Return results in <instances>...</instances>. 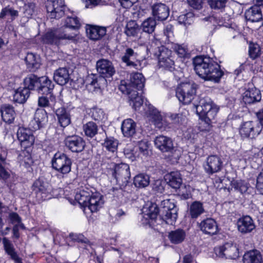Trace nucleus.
<instances>
[{
    "instance_id": "1",
    "label": "nucleus",
    "mask_w": 263,
    "mask_h": 263,
    "mask_svg": "<svg viewBox=\"0 0 263 263\" xmlns=\"http://www.w3.org/2000/svg\"><path fill=\"white\" fill-rule=\"evenodd\" d=\"M101 166L103 169L106 170L107 175L115 179L117 184L120 186L119 189L112 188L114 194L121 193L127 186L130 178L129 165L124 163L117 164L111 159L105 157L103 158Z\"/></svg>"
},
{
    "instance_id": "2",
    "label": "nucleus",
    "mask_w": 263,
    "mask_h": 263,
    "mask_svg": "<svg viewBox=\"0 0 263 263\" xmlns=\"http://www.w3.org/2000/svg\"><path fill=\"white\" fill-rule=\"evenodd\" d=\"M193 64L197 74L204 80L218 83L224 74L220 66L209 57L197 56Z\"/></svg>"
},
{
    "instance_id": "3",
    "label": "nucleus",
    "mask_w": 263,
    "mask_h": 263,
    "mask_svg": "<svg viewBox=\"0 0 263 263\" xmlns=\"http://www.w3.org/2000/svg\"><path fill=\"white\" fill-rule=\"evenodd\" d=\"M193 105L201 120L200 128L203 126L202 130L210 131L218 108L208 97L199 98Z\"/></svg>"
},
{
    "instance_id": "4",
    "label": "nucleus",
    "mask_w": 263,
    "mask_h": 263,
    "mask_svg": "<svg viewBox=\"0 0 263 263\" xmlns=\"http://www.w3.org/2000/svg\"><path fill=\"white\" fill-rule=\"evenodd\" d=\"M154 142L156 147L160 151L169 153L168 156L172 163L178 162L181 153L180 149L174 145L173 141L171 138L160 135L156 137Z\"/></svg>"
},
{
    "instance_id": "5",
    "label": "nucleus",
    "mask_w": 263,
    "mask_h": 263,
    "mask_svg": "<svg viewBox=\"0 0 263 263\" xmlns=\"http://www.w3.org/2000/svg\"><path fill=\"white\" fill-rule=\"evenodd\" d=\"M196 89L197 85L194 83H182L176 89V96L180 102L183 104H188L196 97ZM199 98L202 97H197V100L194 103L197 102Z\"/></svg>"
},
{
    "instance_id": "6",
    "label": "nucleus",
    "mask_w": 263,
    "mask_h": 263,
    "mask_svg": "<svg viewBox=\"0 0 263 263\" xmlns=\"http://www.w3.org/2000/svg\"><path fill=\"white\" fill-rule=\"evenodd\" d=\"M74 33H67V30L61 28L51 30L46 32L41 37L44 44L59 45L64 40H71L74 37Z\"/></svg>"
},
{
    "instance_id": "7",
    "label": "nucleus",
    "mask_w": 263,
    "mask_h": 263,
    "mask_svg": "<svg viewBox=\"0 0 263 263\" xmlns=\"http://www.w3.org/2000/svg\"><path fill=\"white\" fill-rule=\"evenodd\" d=\"M158 209L167 224L173 225L175 223L178 217V209L174 200L167 199L162 200Z\"/></svg>"
},
{
    "instance_id": "8",
    "label": "nucleus",
    "mask_w": 263,
    "mask_h": 263,
    "mask_svg": "<svg viewBox=\"0 0 263 263\" xmlns=\"http://www.w3.org/2000/svg\"><path fill=\"white\" fill-rule=\"evenodd\" d=\"M145 79L142 73L139 72L131 74L130 82L121 80L119 85V89L123 93H130L133 89L141 90L144 86Z\"/></svg>"
},
{
    "instance_id": "9",
    "label": "nucleus",
    "mask_w": 263,
    "mask_h": 263,
    "mask_svg": "<svg viewBox=\"0 0 263 263\" xmlns=\"http://www.w3.org/2000/svg\"><path fill=\"white\" fill-rule=\"evenodd\" d=\"M51 163L53 168L63 174H67L71 171V160L64 153H55Z\"/></svg>"
},
{
    "instance_id": "10",
    "label": "nucleus",
    "mask_w": 263,
    "mask_h": 263,
    "mask_svg": "<svg viewBox=\"0 0 263 263\" xmlns=\"http://www.w3.org/2000/svg\"><path fill=\"white\" fill-rule=\"evenodd\" d=\"M32 190L39 201L46 200L52 192L51 185L40 178L33 182Z\"/></svg>"
},
{
    "instance_id": "11",
    "label": "nucleus",
    "mask_w": 263,
    "mask_h": 263,
    "mask_svg": "<svg viewBox=\"0 0 263 263\" xmlns=\"http://www.w3.org/2000/svg\"><path fill=\"white\" fill-rule=\"evenodd\" d=\"M262 127L256 121H247L242 123L239 128L240 136L243 138H255L261 132Z\"/></svg>"
},
{
    "instance_id": "12",
    "label": "nucleus",
    "mask_w": 263,
    "mask_h": 263,
    "mask_svg": "<svg viewBox=\"0 0 263 263\" xmlns=\"http://www.w3.org/2000/svg\"><path fill=\"white\" fill-rule=\"evenodd\" d=\"M216 255L221 258L235 259L239 257L238 249L236 244L226 243L222 246L214 249Z\"/></svg>"
},
{
    "instance_id": "13",
    "label": "nucleus",
    "mask_w": 263,
    "mask_h": 263,
    "mask_svg": "<svg viewBox=\"0 0 263 263\" xmlns=\"http://www.w3.org/2000/svg\"><path fill=\"white\" fill-rule=\"evenodd\" d=\"M210 7L213 10L217 11L219 15L215 16V18L218 20L219 23L229 20L230 15L226 12L228 8L227 4L228 0H206Z\"/></svg>"
},
{
    "instance_id": "14",
    "label": "nucleus",
    "mask_w": 263,
    "mask_h": 263,
    "mask_svg": "<svg viewBox=\"0 0 263 263\" xmlns=\"http://www.w3.org/2000/svg\"><path fill=\"white\" fill-rule=\"evenodd\" d=\"M147 117L155 126L161 130L171 127L170 124L163 118L160 112L154 107H149Z\"/></svg>"
},
{
    "instance_id": "15",
    "label": "nucleus",
    "mask_w": 263,
    "mask_h": 263,
    "mask_svg": "<svg viewBox=\"0 0 263 263\" xmlns=\"http://www.w3.org/2000/svg\"><path fill=\"white\" fill-rule=\"evenodd\" d=\"M158 213V205L155 203H147L143 208L141 214V221L143 224L152 225L153 220H155Z\"/></svg>"
},
{
    "instance_id": "16",
    "label": "nucleus",
    "mask_w": 263,
    "mask_h": 263,
    "mask_svg": "<svg viewBox=\"0 0 263 263\" xmlns=\"http://www.w3.org/2000/svg\"><path fill=\"white\" fill-rule=\"evenodd\" d=\"M47 12L51 18L59 19L65 13L66 6L61 1H47L46 3Z\"/></svg>"
},
{
    "instance_id": "17",
    "label": "nucleus",
    "mask_w": 263,
    "mask_h": 263,
    "mask_svg": "<svg viewBox=\"0 0 263 263\" xmlns=\"http://www.w3.org/2000/svg\"><path fill=\"white\" fill-rule=\"evenodd\" d=\"M204 170L209 175L220 172L223 167L221 158L216 155L208 156L203 165Z\"/></svg>"
},
{
    "instance_id": "18",
    "label": "nucleus",
    "mask_w": 263,
    "mask_h": 263,
    "mask_svg": "<svg viewBox=\"0 0 263 263\" xmlns=\"http://www.w3.org/2000/svg\"><path fill=\"white\" fill-rule=\"evenodd\" d=\"M65 146L72 153H80L85 147L83 139L77 135L67 136L64 140Z\"/></svg>"
},
{
    "instance_id": "19",
    "label": "nucleus",
    "mask_w": 263,
    "mask_h": 263,
    "mask_svg": "<svg viewBox=\"0 0 263 263\" xmlns=\"http://www.w3.org/2000/svg\"><path fill=\"white\" fill-rule=\"evenodd\" d=\"M48 121V116L45 110L38 108L35 112L33 119L29 124V127L34 130L40 129L47 125Z\"/></svg>"
},
{
    "instance_id": "20",
    "label": "nucleus",
    "mask_w": 263,
    "mask_h": 263,
    "mask_svg": "<svg viewBox=\"0 0 263 263\" xmlns=\"http://www.w3.org/2000/svg\"><path fill=\"white\" fill-rule=\"evenodd\" d=\"M158 63L161 67L171 69L174 65L172 51L165 47L159 49Z\"/></svg>"
},
{
    "instance_id": "21",
    "label": "nucleus",
    "mask_w": 263,
    "mask_h": 263,
    "mask_svg": "<svg viewBox=\"0 0 263 263\" xmlns=\"http://www.w3.org/2000/svg\"><path fill=\"white\" fill-rule=\"evenodd\" d=\"M31 128L20 127L17 132V137L21 145L25 148L31 146L34 142V137Z\"/></svg>"
},
{
    "instance_id": "22",
    "label": "nucleus",
    "mask_w": 263,
    "mask_h": 263,
    "mask_svg": "<svg viewBox=\"0 0 263 263\" xmlns=\"http://www.w3.org/2000/svg\"><path fill=\"white\" fill-rule=\"evenodd\" d=\"M97 71L102 77L109 78L112 77L115 73V69L111 62L106 59H101L96 63Z\"/></svg>"
},
{
    "instance_id": "23",
    "label": "nucleus",
    "mask_w": 263,
    "mask_h": 263,
    "mask_svg": "<svg viewBox=\"0 0 263 263\" xmlns=\"http://www.w3.org/2000/svg\"><path fill=\"white\" fill-rule=\"evenodd\" d=\"M152 11L154 17L160 21L166 20L170 14L168 7L161 3L154 4L152 6Z\"/></svg>"
},
{
    "instance_id": "24",
    "label": "nucleus",
    "mask_w": 263,
    "mask_h": 263,
    "mask_svg": "<svg viewBox=\"0 0 263 263\" xmlns=\"http://www.w3.org/2000/svg\"><path fill=\"white\" fill-rule=\"evenodd\" d=\"M237 226L238 231L242 234L251 233L255 228L253 219L249 216L239 218Z\"/></svg>"
},
{
    "instance_id": "25",
    "label": "nucleus",
    "mask_w": 263,
    "mask_h": 263,
    "mask_svg": "<svg viewBox=\"0 0 263 263\" xmlns=\"http://www.w3.org/2000/svg\"><path fill=\"white\" fill-rule=\"evenodd\" d=\"M104 204L103 196L98 192H92L85 206L91 213L97 212Z\"/></svg>"
},
{
    "instance_id": "26",
    "label": "nucleus",
    "mask_w": 263,
    "mask_h": 263,
    "mask_svg": "<svg viewBox=\"0 0 263 263\" xmlns=\"http://www.w3.org/2000/svg\"><path fill=\"white\" fill-rule=\"evenodd\" d=\"M199 228L203 233L210 235H215L218 232V226L213 218H208L201 221Z\"/></svg>"
},
{
    "instance_id": "27",
    "label": "nucleus",
    "mask_w": 263,
    "mask_h": 263,
    "mask_svg": "<svg viewBox=\"0 0 263 263\" xmlns=\"http://www.w3.org/2000/svg\"><path fill=\"white\" fill-rule=\"evenodd\" d=\"M261 96L259 89L255 87L249 88L243 94L242 100L245 104H252L261 100Z\"/></svg>"
},
{
    "instance_id": "28",
    "label": "nucleus",
    "mask_w": 263,
    "mask_h": 263,
    "mask_svg": "<svg viewBox=\"0 0 263 263\" xmlns=\"http://www.w3.org/2000/svg\"><path fill=\"white\" fill-rule=\"evenodd\" d=\"M0 112L3 120L8 124L13 122L16 116L14 107L7 104L2 105L0 108Z\"/></svg>"
},
{
    "instance_id": "29",
    "label": "nucleus",
    "mask_w": 263,
    "mask_h": 263,
    "mask_svg": "<svg viewBox=\"0 0 263 263\" xmlns=\"http://www.w3.org/2000/svg\"><path fill=\"white\" fill-rule=\"evenodd\" d=\"M54 85L47 77H41L40 83L37 90L39 93L45 95H52Z\"/></svg>"
},
{
    "instance_id": "30",
    "label": "nucleus",
    "mask_w": 263,
    "mask_h": 263,
    "mask_svg": "<svg viewBox=\"0 0 263 263\" xmlns=\"http://www.w3.org/2000/svg\"><path fill=\"white\" fill-rule=\"evenodd\" d=\"M25 60L27 65V68L30 71H35L41 66V58L37 54L33 53H28Z\"/></svg>"
},
{
    "instance_id": "31",
    "label": "nucleus",
    "mask_w": 263,
    "mask_h": 263,
    "mask_svg": "<svg viewBox=\"0 0 263 263\" xmlns=\"http://www.w3.org/2000/svg\"><path fill=\"white\" fill-rule=\"evenodd\" d=\"M106 28L96 26H89L86 29V33L88 37L92 40H98L105 35Z\"/></svg>"
},
{
    "instance_id": "32",
    "label": "nucleus",
    "mask_w": 263,
    "mask_h": 263,
    "mask_svg": "<svg viewBox=\"0 0 263 263\" xmlns=\"http://www.w3.org/2000/svg\"><path fill=\"white\" fill-rule=\"evenodd\" d=\"M53 79L54 81L60 85L67 84L69 79V71L66 68H60L54 72Z\"/></svg>"
},
{
    "instance_id": "33",
    "label": "nucleus",
    "mask_w": 263,
    "mask_h": 263,
    "mask_svg": "<svg viewBox=\"0 0 263 263\" xmlns=\"http://www.w3.org/2000/svg\"><path fill=\"white\" fill-rule=\"evenodd\" d=\"M137 56V53L135 52L133 49L128 48L126 49L124 55L122 57V60L126 63L127 66L139 69L140 67L139 62L136 63L132 61L135 59Z\"/></svg>"
},
{
    "instance_id": "34",
    "label": "nucleus",
    "mask_w": 263,
    "mask_h": 263,
    "mask_svg": "<svg viewBox=\"0 0 263 263\" xmlns=\"http://www.w3.org/2000/svg\"><path fill=\"white\" fill-rule=\"evenodd\" d=\"M136 123L131 119L124 120L122 123L121 130L124 137H130L136 133Z\"/></svg>"
},
{
    "instance_id": "35",
    "label": "nucleus",
    "mask_w": 263,
    "mask_h": 263,
    "mask_svg": "<svg viewBox=\"0 0 263 263\" xmlns=\"http://www.w3.org/2000/svg\"><path fill=\"white\" fill-rule=\"evenodd\" d=\"M261 9L257 6H253L245 12V17L251 22H257L262 19Z\"/></svg>"
},
{
    "instance_id": "36",
    "label": "nucleus",
    "mask_w": 263,
    "mask_h": 263,
    "mask_svg": "<svg viewBox=\"0 0 263 263\" xmlns=\"http://www.w3.org/2000/svg\"><path fill=\"white\" fill-rule=\"evenodd\" d=\"M165 180L170 186L174 189H178L182 183V179L178 172H172L165 176Z\"/></svg>"
},
{
    "instance_id": "37",
    "label": "nucleus",
    "mask_w": 263,
    "mask_h": 263,
    "mask_svg": "<svg viewBox=\"0 0 263 263\" xmlns=\"http://www.w3.org/2000/svg\"><path fill=\"white\" fill-rule=\"evenodd\" d=\"M243 260V263H261L262 257L259 251L253 250L244 254Z\"/></svg>"
},
{
    "instance_id": "38",
    "label": "nucleus",
    "mask_w": 263,
    "mask_h": 263,
    "mask_svg": "<svg viewBox=\"0 0 263 263\" xmlns=\"http://www.w3.org/2000/svg\"><path fill=\"white\" fill-rule=\"evenodd\" d=\"M55 114L58 121L62 127L68 126L70 123V117L69 112L64 107H60L55 110Z\"/></svg>"
},
{
    "instance_id": "39",
    "label": "nucleus",
    "mask_w": 263,
    "mask_h": 263,
    "mask_svg": "<svg viewBox=\"0 0 263 263\" xmlns=\"http://www.w3.org/2000/svg\"><path fill=\"white\" fill-rule=\"evenodd\" d=\"M30 96L28 88L20 87L15 90L13 94V101L20 104L24 103Z\"/></svg>"
},
{
    "instance_id": "40",
    "label": "nucleus",
    "mask_w": 263,
    "mask_h": 263,
    "mask_svg": "<svg viewBox=\"0 0 263 263\" xmlns=\"http://www.w3.org/2000/svg\"><path fill=\"white\" fill-rule=\"evenodd\" d=\"M40 80L41 77H38L33 74H29L24 80L25 87L28 88L29 91L30 90H36L37 91Z\"/></svg>"
},
{
    "instance_id": "41",
    "label": "nucleus",
    "mask_w": 263,
    "mask_h": 263,
    "mask_svg": "<svg viewBox=\"0 0 263 263\" xmlns=\"http://www.w3.org/2000/svg\"><path fill=\"white\" fill-rule=\"evenodd\" d=\"M92 191L89 188L80 190L77 192L75 195V199L79 203L85 208V206L88 201L89 198L92 194Z\"/></svg>"
},
{
    "instance_id": "42",
    "label": "nucleus",
    "mask_w": 263,
    "mask_h": 263,
    "mask_svg": "<svg viewBox=\"0 0 263 263\" xmlns=\"http://www.w3.org/2000/svg\"><path fill=\"white\" fill-rule=\"evenodd\" d=\"M186 237L185 231L181 229L172 231L169 233L168 238L171 242L174 244H178L182 242Z\"/></svg>"
},
{
    "instance_id": "43",
    "label": "nucleus",
    "mask_w": 263,
    "mask_h": 263,
    "mask_svg": "<svg viewBox=\"0 0 263 263\" xmlns=\"http://www.w3.org/2000/svg\"><path fill=\"white\" fill-rule=\"evenodd\" d=\"M204 212L203 204L199 201H194L190 205L189 208L190 216L192 219L198 218Z\"/></svg>"
},
{
    "instance_id": "44",
    "label": "nucleus",
    "mask_w": 263,
    "mask_h": 263,
    "mask_svg": "<svg viewBox=\"0 0 263 263\" xmlns=\"http://www.w3.org/2000/svg\"><path fill=\"white\" fill-rule=\"evenodd\" d=\"M133 92L130 93H126L128 95L129 98V104L135 110H138L143 104V101L142 97L139 95L138 92L133 89Z\"/></svg>"
},
{
    "instance_id": "45",
    "label": "nucleus",
    "mask_w": 263,
    "mask_h": 263,
    "mask_svg": "<svg viewBox=\"0 0 263 263\" xmlns=\"http://www.w3.org/2000/svg\"><path fill=\"white\" fill-rule=\"evenodd\" d=\"M134 184L138 188H144L149 184V177L145 174H139L134 177Z\"/></svg>"
},
{
    "instance_id": "46",
    "label": "nucleus",
    "mask_w": 263,
    "mask_h": 263,
    "mask_svg": "<svg viewBox=\"0 0 263 263\" xmlns=\"http://www.w3.org/2000/svg\"><path fill=\"white\" fill-rule=\"evenodd\" d=\"M49 99L45 96H41L38 99V105L42 107H50L54 109L55 105V97L53 95H49Z\"/></svg>"
},
{
    "instance_id": "47",
    "label": "nucleus",
    "mask_w": 263,
    "mask_h": 263,
    "mask_svg": "<svg viewBox=\"0 0 263 263\" xmlns=\"http://www.w3.org/2000/svg\"><path fill=\"white\" fill-rule=\"evenodd\" d=\"M156 26V19L154 17H148L144 20L141 25L142 30L147 33H152Z\"/></svg>"
},
{
    "instance_id": "48",
    "label": "nucleus",
    "mask_w": 263,
    "mask_h": 263,
    "mask_svg": "<svg viewBox=\"0 0 263 263\" xmlns=\"http://www.w3.org/2000/svg\"><path fill=\"white\" fill-rule=\"evenodd\" d=\"M81 26L80 21L77 17H67L65 20L64 27L61 28V29L67 30V33H68L69 29H77L80 28Z\"/></svg>"
},
{
    "instance_id": "49",
    "label": "nucleus",
    "mask_w": 263,
    "mask_h": 263,
    "mask_svg": "<svg viewBox=\"0 0 263 263\" xmlns=\"http://www.w3.org/2000/svg\"><path fill=\"white\" fill-rule=\"evenodd\" d=\"M139 30L137 23L135 21H130L127 22L124 32L128 37L135 36L137 35Z\"/></svg>"
},
{
    "instance_id": "50",
    "label": "nucleus",
    "mask_w": 263,
    "mask_h": 263,
    "mask_svg": "<svg viewBox=\"0 0 263 263\" xmlns=\"http://www.w3.org/2000/svg\"><path fill=\"white\" fill-rule=\"evenodd\" d=\"M83 128L85 135L88 137L92 138L98 133V126L93 122H88L84 124Z\"/></svg>"
},
{
    "instance_id": "51",
    "label": "nucleus",
    "mask_w": 263,
    "mask_h": 263,
    "mask_svg": "<svg viewBox=\"0 0 263 263\" xmlns=\"http://www.w3.org/2000/svg\"><path fill=\"white\" fill-rule=\"evenodd\" d=\"M172 48L180 58H185L189 54L187 48L184 44H173Z\"/></svg>"
},
{
    "instance_id": "52",
    "label": "nucleus",
    "mask_w": 263,
    "mask_h": 263,
    "mask_svg": "<svg viewBox=\"0 0 263 263\" xmlns=\"http://www.w3.org/2000/svg\"><path fill=\"white\" fill-rule=\"evenodd\" d=\"M124 154L126 158L134 161L139 156L138 148L133 146H127L124 149Z\"/></svg>"
},
{
    "instance_id": "53",
    "label": "nucleus",
    "mask_w": 263,
    "mask_h": 263,
    "mask_svg": "<svg viewBox=\"0 0 263 263\" xmlns=\"http://www.w3.org/2000/svg\"><path fill=\"white\" fill-rule=\"evenodd\" d=\"M249 54L250 58L255 60L261 54L260 47L257 44L250 43L249 45Z\"/></svg>"
},
{
    "instance_id": "54",
    "label": "nucleus",
    "mask_w": 263,
    "mask_h": 263,
    "mask_svg": "<svg viewBox=\"0 0 263 263\" xmlns=\"http://www.w3.org/2000/svg\"><path fill=\"white\" fill-rule=\"evenodd\" d=\"M104 144L108 151L114 152L117 149L118 142L117 140L113 137H109L106 138Z\"/></svg>"
},
{
    "instance_id": "55",
    "label": "nucleus",
    "mask_w": 263,
    "mask_h": 263,
    "mask_svg": "<svg viewBox=\"0 0 263 263\" xmlns=\"http://www.w3.org/2000/svg\"><path fill=\"white\" fill-rule=\"evenodd\" d=\"M170 118L172 121V123L179 126L184 124L186 120L185 117L180 114H171Z\"/></svg>"
},
{
    "instance_id": "56",
    "label": "nucleus",
    "mask_w": 263,
    "mask_h": 263,
    "mask_svg": "<svg viewBox=\"0 0 263 263\" xmlns=\"http://www.w3.org/2000/svg\"><path fill=\"white\" fill-rule=\"evenodd\" d=\"M3 243L6 252L11 256L16 254L15 249L11 242L6 237L3 238Z\"/></svg>"
},
{
    "instance_id": "57",
    "label": "nucleus",
    "mask_w": 263,
    "mask_h": 263,
    "mask_svg": "<svg viewBox=\"0 0 263 263\" xmlns=\"http://www.w3.org/2000/svg\"><path fill=\"white\" fill-rule=\"evenodd\" d=\"M90 114L91 118L95 121H102L105 118L104 111L102 109L97 107L92 108Z\"/></svg>"
},
{
    "instance_id": "58",
    "label": "nucleus",
    "mask_w": 263,
    "mask_h": 263,
    "mask_svg": "<svg viewBox=\"0 0 263 263\" xmlns=\"http://www.w3.org/2000/svg\"><path fill=\"white\" fill-rule=\"evenodd\" d=\"M35 4L29 3L24 5L23 10L24 16L30 18L35 13Z\"/></svg>"
},
{
    "instance_id": "59",
    "label": "nucleus",
    "mask_w": 263,
    "mask_h": 263,
    "mask_svg": "<svg viewBox=\"0 0 263 263\" xmlns=\"http://www.w3.org/2000/svg\"><path fill=\"white\" fill-rule=\"evenodd\" d=\"M193 14L192 13H187L181 14L178 17V22L180 24L190 25L193 21Z\"/></svg>"
},
{
    "instance_id": "60",
    "label": "nucleus",
    "mask_w": 263,
    "mask_h": 263,
    "mask_svg": "<svg viewBox=\"0 0 263 263\" xmlns=\"http://www.w3.org/2000/svg\"><path fill=\"white\" fill-rule=\"evenodd\" d=\"M233 186L236 190H238L241 193L246 192L248 189V184L242 180L235 181Z\"/></svg>"
},
{
    "instance_id": "61",
    "label": "nucleus",
    "mask_w": 263,
    "mask_h": 263,
    "mask_svg": "<svg viewBox=\"0 0 263 263\" xmlns=\"http://www.w3.org/2000/svg\"><path fill=\"white\" fill-rule=\"evenodd\" d=\"M6 15H10L12 17H15L18 15V11L7 7L3 9L0 13L1 17H4Z\"/></svg>"
},
{
    "instance_id": "62",
    "label": "nucleus",
    "mask_w": 263,
    "mask_h": 263,
    "mask_svg": "<svg viewBox=\"0 0 263 263\" xmlns=\"http://www.w3.org/2000/svg\"><path fill=\"white\" fill-rule=\"evenodd\" d=\"M138 148V151L142 153L143 155L146 156L148 155V145L147 142L140 141L139 143L138 147H135Z\"/></svg>"
},
{
    "instance_id": "63",
    "label": "nucleus",
    "mask_w": 263,
    "mask_h": 263,
    "mask_svg": "<svg viewBox=\"0 0 263 263\" xmlns=\"http://www.w3.org/2000/svg\"><path fill=\"white\" fill-rule=\"evenodd\" d=\"M163 33L167 39L172 37L174 36V27L170 24H166L163 29Z\"/></svg>"
},
{
    "instance_id": "64",
    "label": "nucleus",
    "mask_w": 263,
    "mask_h": 263,
    "mask_svg": "<svg viewBox=\"0 0 263 263\" xmlns=\"http://www.w3.org/2000/svg\"><path fill=\"white\" fill-rule=\"evenodd\" d=\"M256 188L263 195V169L257 176Z\"/></svg>"
}]
</instances>
